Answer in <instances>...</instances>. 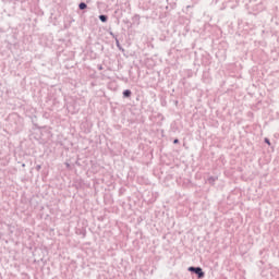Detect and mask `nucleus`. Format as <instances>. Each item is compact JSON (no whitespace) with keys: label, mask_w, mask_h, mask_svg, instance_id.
I'll return each instance as SVG.
<instances>
[{"label":"nucleus","mask_w":279,"mask_h":279,"mask_svg":"<svg viewBox=\"0 0 279 279\" xmlns=\"http://www.w3.org/2000/svg\"><path fill=\"white\" fill-rule=\"evenodd\" d=\"M189 271H193L194 274H196L198 276V278H204V271L202 270L201 267H190Z\"/></svg>","instance_id":"f257e3e1"},{"label":"nucleus","mask_w":279,"mask_h":279,"mask_svg":"<svg viewBox=\"0 0 279 279\" xmlns=\"http://www.w3.org/2000/svg\"><path fill=\"white\" fill-rule=\"evenodd\" d=\"M131 95H132V92L130 89H126L123 92L124 97H131Z\"/></svg>","instance_id":"f03ea898"},{"label":"nucleus","mask_w":279,"mask_h":279,"mask_svg":"<svg viewBox=\"0 0 279 279\" xmlns=\"http://www.w3.org/2000/svg\"><path fill=\"white\" fill-rule=\"evenodd\" d=\"M78 8H80V10H86L87 5H86V3L82 2V3H80Z\"/></svg>","instance_id":"7ed1b4c3"},{"label":"nucleus","mask_w":279,"mask_h":279,"mask_svg":"<svg viewBox=\"0 0 279 279\" xmlns=\"http://www.w3.org/2000/svg\"><path fill=\"white\" fill-rule=\"evenodd\" d=\"M99 19L102 23H106V21L108 20L106 15H100Z\"/></svg>","instance_id":"20e7f679"},{"label":"nucleus","mask_w":279,"mask_h":279,"mask_svg":"<svg viewBox=\"0 0 279 279\" xmlns=\"http://www.w3.org/2000/svg\"><path fill=\"white\" fill-rule=\"evenodd\" d=\"M265 143H267V145H271V142H269L268 138H265Z\"/></svg>","instance_id":"39448f33"},{"label":"nucleus","mask_w":279,"mask_h":279,"mask_svg":"<svg viewBox=\"0 0 279 279\" xmlns=\"http://www.w3.org/2000/svg\"><path fill=\"white\" fill-rule=\"evenodd\" d=\"M173 143H174V145H178V143H180V141L179 140H174Z\"/></svg>","instance_id":"423d86ee"}]
</instances>
